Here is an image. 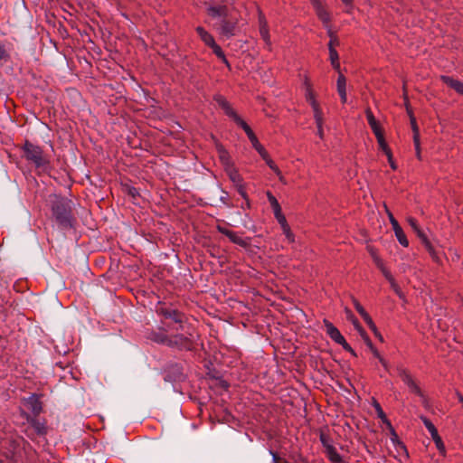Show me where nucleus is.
I'll return each mask as SVG.
<instances>
[{
    "mask_svg": "<svg viewBox=\"0 0 463 463\" xmlns=\"http://www.w3.org/2000/svg\"><path fill=\"white\" fill-rule=\"evenodd\" d=\"M411 125L414 131V144L417 150V156L420 157V141L418 137V128L414 118H411Z\"/></svg>",
    "mask_w": 463,
    "mask_h": 463,
    "instance_id": "33",
    "label": "nucleus"
},
{
    "mask_svg": "<svg viewBox=\"0 0 463 463\" xmlns=\"http://www.w3.org/2000/svg\"><path fill=\"white\" fill-rule=\"evenodd\" d=\"M225 114L232 118L237 125H239L242 129L245 126H248V124L241 119L237 113L232 109V107L229 105L226 109H223Z\"/></svg>",
    "mask_w": 463,
    "mask_h": 463,
    "instance_id": "22",
    "label": "nucleus"
},
{
    "mask_svg": "<svg viewBox=\"0 0 463 463\" xmlns=\"http://www.w3.org/2000/svg\"><path fill=\"white\" fill-rule=\"evenodd\" d=\"M316 123H317V135L323 138L324 137V132H323V128H322V125H323V114H319V121L317 119H316Z\"/></svg>",
    "mask_w": 463,
    "mask_h": 463,
    "instance_id": "38",
    "label": "nucleus"
},
{
    "mask_svg": "<svg viewBox=\"0 0 463 463\" xmlns=\"http://www.w3.org/2000/svg\"><path fill=\"white\" fill-rule=\"evenodd\" d=\"M329 54H330L331 61H338V59H339L338 53L335 48H331V50L329 51Z\"/></svg>",
    "mask_w": 463,
    "mask_h": 463,
    "instance_id": "43",
    "label": "nucleus"
},
{
    "mask_svg": "<svg viewBox=\"0 0 463 463\" xmlns=\"http://www.w3.org/2000/svg\"><path fill=\"white\" fill-rule=\"evenodd\" d=\"M363 317V319L364 320V322H367L371 319V317L369 316V314L367 312H365L364 315L361 316Z\"/></svg>",
    "mask_w": 463,
    "mask_h": 463,
    "instance_id": "57",
    "label": "nucleus"
},
{
    "mask_svg": "<svg viewBox=\"0 0 463 463\" xmlns=\"http://www.w3.org/2000/svg\"><path fill=\"white\" fill-rule=\"evenodd\" d=\"M259 24H260V33L261 38L264 40L266 43H269V28H268V23L264 15L260 14L259 18Z\"/></svg>",
    "mask_w": 463,
    "mask_h": 463,
    "instance_id": "18",
    "label": "nucleus"
},
{
    "mask_svg": "<svg viewBox=\"0 0 463 463\" xmlns=\"http://www.w3.org/2000/svg\"><path fill=\"white\" fill-rule=\"evenodd\" d=\"M267 196H268V200L270 203V206L274 212V214L279 213V212L281 211V207H280L278 200L269 192L267 194Z\"/></svg>",
    "mask_w": 463,
    "mask_h": 463,
    "instance_id": "29",
    "label": "nucleus"
},
{
    "mask_svg": "<svg viewBox=\"0 0 463 463\" xmlns=\"http://www.w3.org/2000/svg\"><path fill=\"white\" fill-rule=\"evenodd\" d=\"M354 305L356 311L360 314V316L364 315L366 312L365 309L362 307V305L357 300L354 299Z\"/></svg>",
    "mask_w": 463,
    "mask_h": 463,
    "instance_id": "42",
    "label": "nucleus"
},
{
    "mask_svg": "<svg viewBox=\"0 0 463 463\" xmlns=\"http://www.w3.org/2000/svg\"><path fill=\"white\" fill-rule=\"evenodd\" d=\"M441 80L447 86L452 88L457 92L463 94V82L449 76H441Z\"/></svg>",
    "mask_w": 463,
    "mask_h": 463,
    "instance_id": "17",
    "label": "nucleus"
},
{
    "mask_svg": "<svg viewBox=\"0 0 463 463\" xmlns=\"http://www.w3.org/2000/svg\"><path fill=\"white\" fill-rule=\"evenodd\" d=\"M196 32L206 45H208L210 47L212 45H214L215 41H214L213 37L208 32H206L203 27H200V26L197 27Z\"/></svg>",
    "mask_w": 463,
    "mask_h": 463,
    "instance_id": "23",
    "label": "nucleus"
},
{
    "mask_svg": "<svg viewBox=\"0 0 463 463\" xmlns=\"http://www.w3.org/2000/svg\"><path fill=\"white\" fill-rule=\"evenodd\" d=\"M211 48L213 49V52L215 53V55L218 58H220L225 64L229 65V62H228L227 59L225 58V55H224L222 48L219 45L214 43V45H212Z\"/></svg>",
    "mask_w": 463,
    "mask_h": 463,
    "instance_id": "34",
    "label": "nucleus"
},
{
    "mask_svg": "<svg viewBox=\"0 0 463 463\" xmlns=\"http://www.w3.org/2000/svg\"><path fill=\"white\" fill-rule=\"evenodd\" d=\"M225 114L232 118L237 125H239L242 129L245 126H248V124L241 119L237 113L232 109V107L229 105L226 109H223Z\"/></svg>",
    "mask_w": 463,
    "mask_h": 463,
    "instance_id": "21",
    "label": "nucleus"
},
{
    "mask_svg": "<svg viewBox=\"0 0 463 463\" xmlns=\"http://www.w3.org/2000/svg\"><path fill=\"white\" fill-rule=\"evenodd\" d=\"M338 345H341L343 348L347 352H353V348L350 346V345L345 340V342L338 343Z\"/></svg>",
    "mask_w": 463,
    "mask_h": 463,
    "instance_id": "50",
    "label": "nucleus"
},
{
    "mask_svg": "<svg viewBox=\"0 0 463 463\" xmlns=\"http://www.w3.org/2000/svg\"><path fill=\"white\" fill-rule=\"evenodd\" d=\"M226 173L229 175L230 180L234 184H236V186L241 183L242 177L241 176L239 172L232 165H228L226 167Z\"/></svg>",
    "mask_w": 463,
    "mask_h": 463,
    "instance_id": "20",
    "label": "nucleus"
},
{
    "mask_svg": "<svg viewBox=\"0 0 463 463\" xmlns=\"http://www.w3.org/2000/svg\"><path fill=\"white\" fill-rule=\"evenodd\" d=\"M48 204L52 210V218L61 229L69 230L73 227L74 203L71 199L53 194L49 195Z\"/></svg>",
    "mask_w": 463,
    "mask_h": 463,
    "instance_id": "1",
    "label": "nucleus"
},
{
    "mask_svg": "<svg viewBox=\"0 0 463 463\" xmlns=\"http://www.w3.org/2000/svg\"><path fill=\"white\" fill-rule=\"evenodd\" d=\"M390 222L392 223V229L395 232V236L398 240V241L403 246L407 247L409 245V241L406 238L405 233L403 232L402 227L400 226L399 222L396 221V219L393 217V215L391 213H388Z\"/></svg>",
    "mask_w": 463,
    "mask_h": 463,
    "instance_id": "9",
    "label": "nucleus"
},
{
    "mask_svg": "<svg viewBox=\"0 0 463 463\" xmlns=\"http://www.w3.org/2000/svg\"><path fill=\"white\" fill-rule=\"evenodd\" d=\"M365 114H366V118L368 120V123L373 132V134L376 136V135H379L381 133H383L380 126L378 125L372 110L370 109H367L366 111H365Z\"/></svg>",
    "mask_w": 463,
    "mask_h": 463,
    "instance_id": "19",
    "label": "nucleus"
},
{
    "mask_svg": "<svg viewBox=\"0 0 463 463\" xmlns=\"http://www.w3.org/2000/svg\"><path fill=\"white\" fill-rule=\"evenodd\" d=\"M220 30L222 34L230 37L234 34L235 24L227 17L222 18L220 23Z\"/></svg>",
    "mask_w": 463,
    "mask_h": 463,
    "instance_id": "13",
    "label": "nucleus"
},
{
    "mask_svg": "<svg viewBox=\"0 0 463 463\" xmlns=\"http://www.w3.org/2000/svg\"><path fill=\"white\" fill-rule=\"evenodd\" d=\"M377 138V142L379 144L380 148L384 152L387 157H391V149L389 148L387 143L385 142L383 134L381 133L375 136Z\"/></svg>",
    "mask_w": 463,
    "mask_h": 463,
    "instance_id": "25",
    "label": "nucleus"
},
{
    "mask_svg": "<svg viewBox=\"0 0 463 463\" xmlns=\"http://www.w3.org/2000/svg\"><path fill=\"white\" fill-rule=\"evenodd\" d=\"M336 87H337V92L340 96L341 101L343 103H345L346 99H347V98H346V78L342 73H339V75H338Z\"/></svg>",
    "mask_w": 463,
    "mask_h": 463,
    "instance_id": "16",
    "label": "nucleus"
},
{
    "mask_svg": "<svg viewBox=\"0 0 463 463\" xmlns=\"http://www.w3.org/2000/svg\"><path fill=\"white\" fill-rule=\"evenodd\" d=\"M272 458H273V463H278V461L280 459L279 455L273 451H270Z\"/></svg>",
    "mask_w": 463,
    "mask_h": 463,
    "instance_id": "56",
    "label": "nucleus"
},
{
    "mask_svg": "<svg viewBox=\"0 0 463 463\" xmlns=\"http://www.w3.org/2000/svg\"><path fill=\"white\" fill-rule=\"evenodd\" d=\"M311 3L316 10V13L319 19L324 23L326 24L330 20L329 14L326 12V10L322 5L321 2L319 0H311Z\"/></svg>",
    "mask_w": 463,
    "mask_h": 463,
    "instance_id": "14",
    "label": "nucleus"
},
{
    "mask_svg": "<svg viewBox=\"0 0 463 463\" xmlns=\"http://www.w3.org/2000/svg\"><path fill=\"white\" fill-rule=\"evenodd\" d=\"M408 387L410 388V390L412 392H414L415 394H417L418 396H420L422 399V402L425 405L426 404V398H425L423 392H421L420 388L414 382V380L408 385Z\"/></svg>",
    "mask_w": 463,
    "mask_h": 463,
    "instance_id": "31",
    "label": "nucleus"
},
{
    "mask_svg": "<svg viewBox=\"0 0 463 463\" xmlns=\"http://www.w3.org/2000/svg\"><path fill=\"white\" fill-rule=\"evenodd\" d=\"M337 43H338L337 39H336L335 37H332V36H331V40H330V42H329V43H328L329 51L331 50V48H335V47H334V46H335V44H337Z\"/></svg>",
    "mask_w": 463,
    "mask_h": 463,
    "instance_id": "51",
    "label": "nucleus"
},
{
    "mask_svg": "<svg viewBox=\"0 0 463 463\" xmlns=\"http://www.w3.org/2000/svg\"><path fill=\"white\" fill-rule=\"evenodd\" d=\"M192 335V332L187 330L186 335L175 334L172 336H169L168 347L177 348L179 350H192L193 343L190 339V336Z\"/></svg>",
    "mask_w": 463,
    "mask_h": 463,
    "instance_id": "5",
    "label": "nucleus"
},
{
    "mask_svg": "<svg viewBox=\"0 0 463 463\" xmlns=\"http://www.w3.org/2000/svg\"><path fill=\"white\" fill-rule=\"evenodd\" d=\"M333 68L336 71H340V63L338 61H331Z\"/></svg>",
    "mask_w": 463,
    "mask_h": 463,
    "instance_id": "55",
    "label": "nucleus"
},
{
    "mask_svg": "<svg viewBox=\"0 0 463 463\" xmlns=\"http://www.w3.org/2000/svg\"><path fill=\"white\" fill-rule=\"evenodd\" d=\"M217 231L219 232H221L222 234H224L227 237H228V234L232 232L231 230H228L227 228L221 226V225L217 226Z\"/></svg>",
    "mask_w": 463,
    "mask_h": 463,
    "instance_id": "48",
    "label": "nucleus"
},
{
    "mask_svg": "<svg viewBox=\"0 0 463 463\" xmlns=\"http://www.w3.org/2000/svg\"><path fill=\"white\" fill-rule=\"evenodd\" d=\"M368 326L370 327V329L374 333V335H378V330H377V327L375 326V324L373 323V319L371 318L369 321L365 322Z\"/></svg>",
    "mask_w": 463,
    "mask_h": 463,
    "instance_id": "45",
    "label": "nucleus"
},
{
    "mask_svg": "<svg viewBox=\"0 0 463 463\" xmlns=\"http://www.w3.org/2000/svg\"><path fill=\"white\" fill-rule=\"evenodd\" d=\"M156 313L165 320H170L173 324L181 325V329L186 328V316L172 306H159L156 307Z\"/></svg>",
    "mask_w": 463,
    "mask_h": 463,
    "instance_id": "3",
    "label": "nucleus"
},
{
    "mask_svg": "<svg viewBox=\"0 0 463 463\" xmlns=\"http://www.w3.org/2000/svg\"><path fill=\"white\" fill-rule=\"evenodd\" d=\"M237 191H238L239 194L241 195L243 198H247V194H246L245 189L241 185V184L237 185Z\"/></svg>",
    "mask_w": 463,
    "mask_h": 463,
    "instance_id": "49",
    "label": "nucleus"
},
{
    "mask_svg": "<svg viewBox=\"0 0 463 463\" xmlns=\"http://www.w3.org/2000/svg\"><path fill=\"white\" fill-rule=\"evenodd\" d=\"M228 238L231 240L232 242L238 244L241 247H247L249 245V242L246 241L244 239L239 237L235 232L232 231L228 234Z\"/></svg>",
    "mask_w": 463,
    "mask_h": 463,
    "instance_id": "28",
    "label": "nucleus"
},
{
    "mask_svg": "<svg viewBox=\"0 0 463 463\" xmlns=\"http://www.w3.org/2000/svg\"><path fill=\"white\" fill-rule=\"evenodd\" d=\"M385 277L392 283V287L397 291V286L394 283L393 279L392 278V276H390L388 273H385Z\"/></svg>",
    "mask_w": 463,
    "mask_h": 463,
    "instance_id": "52",
    "label": "nucleus"
},
{
    "mask_svg": "<svg viewBox=\"0 0 463 463\" xmlns=\"http://www.w3.org/2000/svg\"><path fill=\"white\" fill-rule=\"evenodd\" d=\"M346 6H352L353 0H341Z\"/></svg>",
    "mask_w": 463,
    "mask_h": 463,
    "instance_id": "58",
    "label": "nucleus"
},
{
    "mask_svg": "<svg viewBox=\"0 0 463 463\" xmlns=\"http://www.w3.org/2000/svg\"><path fill=\"white\" fill-rule=\"evenodd\" d=\"M25 404L27 408L33 412V416H38L43 410L42 403L35 394L29 396L25 401Z\"/></svg>",
    "mask_w": 463,
    "mask_h": 463,
    "instance_id": "12",
    "label": "nucleus"
},
{
    "mask_svg": "<svg viewBox=\"0 0 463 463\" xmlns=\"http://www.w3.org/2000/svg\"><path fill=\"white\" fill-rule=\"evenodd\" d=\"M150 339L157 344H162L168 346L169 336L165 334L153 332L150 335Z\"/></svg>",
    "mask_w": 463,
    "mask_h": 463,
    "instance_id": "24",
    "label": "nucleus"
},
{
    "mask_svg": "<svg viewBox=\"0 0 463 463\" xmlns=\"http://www.w3.org/2000/svg\"><path fill=\"white\" fill-rule=\"evenodd\" d=\"M350 353H351V354H353L354 356H356V354H355V352H354V350H353V352H350Z\"/></svg>",
    "mask_w": 463,
    "mask_h": 463,
    "instance_id": "62",
    "label": "nucleus"
},
{
    "mask_svg": "<svg viewBox=\"0 0 463 463\" xmlns=\"http://www.w3.org/2000/svg\"><path fill=\"white\" fill-rule=\"evenodd\" d=\"M351 316L352 323L354 326L355 329L359 332L360 335H365V330L363 328L358 319L354 316V314H351Z\"/></svg>",
    "mask_w": 463,
    "mask_h": 463,
    "instance_id": "36",
    "label": "nucleus"
},
{
    "mask_svg": "<svg viewBox=\"0 0 463 463\" xmlns=\"http://www.w3.org/2000/svg\"><path fill=\"white\" fill-rule=\"evenodd\" d=\"M210 14L214 17L225 18L227 16V8L225 6H216L210 9Z\"/></svg>",
    "mask_w": 463,
    "mask_h": 463,
    "instance_id": "26",
    "label": "nucleus"
},
{
    "mask_svg": "<svg viewBox=\"0 0 463 463\" xmlns=\"http://www.w3.org/2000/svg\"><path fill=\"white\" fill-rule=\"evenodd\" d=\"M219 152H220V158L222 161V163L226 165V167L228 165H231L230 163H229L228 152L225 149H223L222 147H221L219 149Z\"/></svg>",
    "mask_w": 463,
    "mask_h": 463,
    "instance_id": "37",
    "label": "nucleus"
},
{
    "mask_svg": "<svg viewBox=\"0 0 463 463\" xmlns=\"http://www.w3.org/2000/svg\"><path fill=\"white\" fill-rule=\"evenodd\" d=\"M216 101L222 109H226L227 106L230 105L228 101L221 96L216 99Z\"/></svg>",
    "mask_w": 463,
    "mask_h": 463,
    "instance_id": "41",
    "label": "nucleus"
},
{
    "mask_svg": "<svg viewBox=\"0 0 463 463\" xmlns=\"http://www.w3.org/2000/svg\"><path fill=\"white\" fill-rule=\"evenodd\" d=\"M408 222H409L410 226L411 227V229L413 230V232L417 234L419 239L421 241V242L423 243V245L425 246V248L429 251V253L432 256L433 259L437 260L438 257L436 255V252H435L430 241H429L425 232L419 227L416 219L410 217V218H408Z\"/></svg>",
    "mask_w": 463,
    "mask_h": 463,
    "instance_id": "6",
    "label": "nucleus"
},
{
    "mask_svg": "<svg viewBox=\"0 0 463 463\" xmlns=\"http://www.w3.org/2000/svg\"><path fill=\"white\" fill-rule=\"evenodd\" d=\"M279 178V180L283 183H286L285 179H284V176L282 175V174L280 173V175H277Z\"/></svg>",
    "mask_w": 463,
    "mask_h": 463,
    "instance_id": "59",
    "label": "nucleus"
},
{
    "mask_svg": "<svg viewBox=\"0 0 463 463\" xmlns=\"http://www.w3.org/2000/svg\"><path fill=\"white\" fill-rule=\"evenodd\" d=\"M327 453H328V458L332 462H335V463L342 462L341 456L336 452L335 449L333 446H328Z\"/></svg>",
    "mask_w": 463,
    "mask_h": 463,
    "instance_id": "30",
    "label": "nucleus"
},
{
    "mask_svg": "<svg viewBox=\"0 0 463 463\" xmlns=\"http://www.w3.org/2000/svg\"><path fill=\"white\" fill-rule=\"evenodd\" d=\"M306 97H307V100L309 102V104L311 105V107L314 110L315 119H317L319 121V114H322V110H321L318 103L317 102V100L315 99V95L310 88H307Z\"/></svg>",
    "mask_w": 463,
    "mask_h": 463,
    "instance_id": "15",
    "label": "nucleus"
},
{
    "mask_svg": "<svg viewBox=\"0 0 463 463\" xmlns=\"http://www.w3.org/2000/svg\"><path fill=\"white\" fill-rule=\"evenodd\" d=\"M167 326H168L169 328L173 329V330H176V331H183V330L181 329V325H177L176 326H174L172 324H168V325H167ZM187 330L191 331V327L186 324V328H185L184 331H185V332H186Z\"/></svg>",
    "mask_w": 463,
    "mask_h": 463,
    "instance_id": "46",
    "label": "nucleus"
},
{
    "mask_svg": "<svg viewBox=\"0 0 463 463\" xmlns=\"http://www.w3.org/2000/svg\"><path fill=\"white\" fill-rule=\"evenodd\" d=\"M9 54L7 51L5 50V46L0 44V61H8Z\"/></svg>",
    "mask_w": 463,
    "mask_h": 463,
    "instance_id": "39",
    "label": "nucleus"
},
{
    "mask_svg": "<svg viewBox=\"0 0 463 463\" xmlns=\"http://www.w3.org/2000/svg\"><path fill=\"white\" fill-rule=\"evenodd\" d=\"M388 161L390 163V165L391 167L395 170L397 168V165L396 164L394 163L393 159H392V155L391 154V157H388Z\"/></svg>",
    "mask_w": 463,
    "mask_h": 463,
    "instance_id": "53",
    "label": "nucleus"
},
{
    "mask_svg": "<svg viewBox=\"0 0 463 463\" xmlns=\"http://www.w3.org/2000/svg\"><path fill=\"white\" fill-rule=\"evenodd\" d=\"M26 420L33 432L36 435L44 436L47 433V428L44 422L40 421L37 416H27Z\"/></svg>",
    "mask_w": 463,
    "mask_h": 463,
    "instance_id": "10",
    "label": "nucleus"
},
{
    "mask_svg": "<svg viewBox=\"0 0 463 463\" xmlns=\"http://www.w3.org/2000/svg\"><path fill=\"white\" fill-rule=\"evenodd\" d=\"M21 149L22 156L32 164L39 174L47 173L51 170L50 157L40 146L26 140Z\"/></svg>",
    "mask_w": 463,
    "mask_h": 463,
    "instance_id": "2",
    "label": "nucleus"
},
{
    "mask_svg": "<svg viewBox=\"0 0 463 463\" xmlns=\"http://www.w3.org/2000/svg\"><path fill=\"white\" fill-rule=\"evenodd\" d=\"M324 326L326 334L330 336L332 340L335 343L345 342V337L342 335L340 331L328 320H324Z\"/></svg>",
    "mask_w": 463,
    "mask_h": 463,
    "instance_id": "11",
    "label": "nucleus"
},
{
    "mask_svg": "<svg viewBox=\"0 0 463 463\" xmlns=\"http://www.w3.org/2000/svg\"><path fill=\"white\" fill-rule=\"evenodd\" d=\"M346 313H347V317H348V319L352 321V316H351V314H353V313H352L350 310H346Z\"/></svg>",
    "mask_w": 463,
    "mask_h": 463,
    "instance_id": "60",
    "label": "nucleus"
},
{
    "mask_svg": "<svg viewBox=\"0 0 463 463\" xmlns=\"http://www.w3.org/2000/svg\"><path fill=\"white\" fill-rule=\"evenodd\" d=\"M320 439H321V442L323 443V445L328 449L329 445L327 444V438L324 434H321Z\"/></svg>",
    "mask_w": 463,
    "mask_h": 463,
    "instance_id": "54",
    "label": "nucleus"
},
{
    "mask_svg": "<svg viewBox=\"0 0 463 463\" xmlns=\"http://www.w3.org/2000/svg\"><path fill=\"white\" fill-rule=\"evenodd\" d=\"M387 426L389 427L390 431H391V435H392V437H391V440H392V442L395 446H399V447H401L402 449H405V448H404V446H403V444L399 440L398 436H397V434H396L395 430H393V428H392V424H391V422H390V421H387Z\"/></svg>",
    "mask_w": 463,
    "mask_h": 463,
    "instance_id": "32",
    "label": "nucleus"
},
{
    "mask_svg": "<svg viewBox=\"0 0 463 463\" xmlns=\"http://www.w3.org/2000/svg\"><path fill=\"white\" fill-rule=\"evenodd\" d=\"M361 336L363 337V339L364 340V342L366 343V345L370 348V350H373V348H375L366 333H365V335H361Z\"/></svg>",
    "mask_w": 463,
    "mask_h": 463,
    "instance_id": "47",
    "label": "nucleus"
},
{
    "mask_svg": "<svg viewBox=\"0 0 463 463\" xmlns=\"http://www.w3.org/2000/svg\"><path fill=\"white\" fill-rule=\"evenodd\" d=\"M243 130L247 134L250 143L252 144V146L258 151V153L260 155L263 160L267 163L269 167L274 171L276 175H280V170L278 168V166L275 165V163L271 160L269 157L268 152L265 150V148L260 145L259 142L256 135L253 133L251 128L248 126H245Z\"/></svg>",
    "mask_w": 463,
    "mask_h": 463,
    "instance_id": "4",
    "label": "nucleus"
},
{
    "mask_svg": "<svg viewBox=\"0 0 463 463\" xmlns=\"http://www.w3.org/2000/svg\"><path fill=\"white\" fill-rule=\"evenodd\" d=\"M420 419L422 420L424 426L427 428V430H429L433 441L435 442L436 444V447L437 449H439V451L442 454V455H445V452H446V449H445V446H444V443L441 439V438L439 437V433H438V430L436 429V427L433 425V423L428 419L426 418L425 416H420Z\"/></svg>",
    "mask_w": 463,
    "mask_h": 463,
    "instance_id": "7",
    "label": "nucleus"
},
{
    "mask_svg": "<svg viewBox=\"0 0 463 463\" xmlns=\"http://www.w3.org/2000/svg\"><path fill=\"white\" fill-rule=\"evenodd\" d=\"M399 375H400L401 379L402 380V382L407 386L413 381V379L411 378L410 373L406 370H404V369H400L399 370Z\"/></svg>",
    "mask_w": 463,
    "mask_h": 463,
    "instance_id": "35",
    "label": "nucleus"
},
{
    "mask_svg": "<svg viewBox=\"0 0 463 463\" xmlns=\"http://www.w3.org/2000/svg\"><path fill=\"white\" fill-rule=\"evenodd\" d=\"M377 338H379L380 341H383L382 335L378 332V335H375Z\"/></svg>",
    "mask_w": 463,
    "mask_h": 463,
    "instance_id": "61",
    "label": "nucleus"
},
{
    "mask_svg": "<svg viewBox=\"0 0 463 463\" xmlns=\"http://www.w3.org/2000/svg\"><path fill=\"white\" fill-rule=\"evenodd\" d=\"M166 375L165 377V381L169 382H176V381H182L184 377L183 367L180 364L176 363H170L167 364L166 369Z\"/></svg>",
    "mask_w": 463,
    "mask_h": 463,
    "instance_id": "8",
    "label": "nucleus"
},
{
    "mask_svg": "<svg viewBox=\"0 0 463 463\" xmlns=\"http://www.w3.org/2000/svg\"><path fill=\"white\" fill-rule=\"evenodd\" d=\"M372 353L373 354V355L379 359L380 363L386 368L387 367V363L386 361L380 355L379 352L377 351L376 348H373V350H371Z\"/></svg>",
    "mask_w": 463,
    "mask_h": 463,
    "instance_id": "40",
    "label": "nucleus"
},
{
    "mask_svg": "<svg viewBox=\"0 0 463 463\" xmlns=\"http://www.w3.org/2000/svg\"><path fill=\"white\" fill-rule=\"evenodd\" d=\"M275 217L277 218L278 222L281 224V226L283 227L284 229V232L287 235V237L288 239H291L292 237V233L289 232L288 230V224H287V221H286V218L285 216L281 213V211L279 212V213L278 214H275Z\"/></svg>",
    "mask_w": 463,
    "mask_h": 463,
    "instance_id": "27",
    "label": "nucleus"
},
{
    "mask_svg": "<svg viewBox=\"0 0 463 463\" xmlns=\"http://www.w3.org/2000/svg\"><path fill=\"white\" fill-rule=\"evenodd\" d=\"M376 410L378 412V416L383 420V422H385L387 424V421H389V420L386 419V416L379 404L376 405Z\"/></svg>",
    "mask_w": 463,
    "mask_h": 463,
    "instance_id": "44",
    "label": "nucleus"
}]
</instances>
